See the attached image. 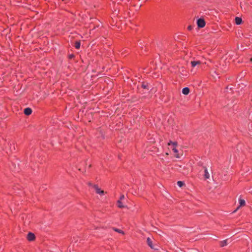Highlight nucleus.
Masks as SVG:
<instances>
[{
  "label": "nucleus",
  "mask_w": 252,
  "mask_h": 252,
  "mask_svg": "<svg viewBox=\"0 0 252 252\" xmlns=\"http://www.w3.org/2000/svg\"><path fill=\"white\" fill-rule=\"evenodd\" d=\"M139 86H141V88L143 90H145V91L143 92V93H146V91H148L150 89H152V86L151 84H149L146 82H138V84L137 85L138 88H139Z\"/></svg>",
  "instance_id": "obj_1"
},
{
  "label": "nucleus",
  "mask_w": 252,
  "mask_h": 252,
  "mask_svg": "<svg viewBox=\"0 0 252 252\" xmlns=\"http://www.w3.org/2000/svg\"><path fill=\"white\" fill-rule=\"evenodd\" d=\"M4 145L2 147L3 150H5L6 153H8L7 148L9 147V150L12 151L13 149H15L14 146H12L11 144L9 141H5Z\"/></svg>",
  "instance_id": "obj_2"
},
{
  "label": "nucleus",
  "mask_w": 252,
  "mask_h": 252,
  "mask_svg": "<svg viewBox=\"0 0 252 252\" xmlns=\"http://www.w3.org/2000/svg\"><path fill=\"white\" fill-rule=\"evenodd\" d=\"M93 188L95 190L96 193L97 194H99L101 195H103L104 193V192L103 190H101V189L98 187V186L97 185H93Z\"/></svg>",
  "instance_id": "obj_3"
},
{
  "label": "nucleus",
  "mask_w": 252,
  "mask_h": 252,
  "mask_svg": "<svg viewBox=\"0 0 252 252\" xmlns=\"http://www.w3.org/2000/svg\"><path fill=\"white\" fill-rule=\"evenodd\" d=\"M197 24L199 28H203L205 26V21L201 18H200L197 21Z\"/></svg>",
  "instance_id": "obj_4"
},
{
  "label": "nucleus",
  "mask_w": 252,
  "mask_h": 252,
  "mask_svg": "<svg viewBox=\"0 0 252 252\" xmlns=\"http://www.w3.org/2000/svg\"><path fill=\"white\" fill-rule=\"evenodd\" d=\"M201 63V62L197 60H193L191 61L190 62L191 66L193 68L196 66L198 67L199 65H200Z\"/></svg>",
  "instance_id": "obj_5"
},
{
  "label": "nucleus",
  "mask_w": 252,
  "mask_h": 252,
  "mask_svg": "<svg viewBox=\"0 0 252 252\" xmlns=\"http://www.w3.org/2000/svg\"><path fill=\"white\" fill-rule=\"evenodd\" d=\"M27 239L30 241L33 240L35 239L34 234L32 232H29L27 235Z\"/></svg>",
  "instance_id": "obj_6"
},
{
  "label": "nucleus",
  "mask_w": 252,
  "mask_h": 252,
  "mask_svg": "<svg viewBox=\"0 0 252 252\" xmlns=\"http://www.w3.org/2000/svg\"><path fill=\"white\" fill-rule=\"evenodd\" d=\"M239 202L240 204V206L238 207H237V208L233 212L234 213L236 212L240 208V207L245 205V201L244 199L239 198Z\"/></svg>",
  "instance_id": "obj_7"
},
{
  "label": "nucleus",
  "mask_w": 252,
  "mask_h": 252,
  "mask_svg": "<svg viewBox=\"0 0 252 252\" xmlns=\"http://www.w3.org/2000/svg\"><path fill=\"white\" fill-rule=\"evenodd\" d=\"M147 243L151 249H155L154 245H153L152 240L149 237L147 238Z\"/></svg>",
  "instance_id": "obj_8"
},
{
  "label": "nucleus",
  "mask_w": 252,
  "mask_h": 252,
  "mask_svg": "<svg viewBox=\"0 0 252 252\" xmlns=\"http://www.w3.org/2000/svg\"><path fill=\"white\" fill-rule=\"evenodd\" d=\"M24 112L25 115H30L32 113V110L29 107L26 108L25 109Z\"/></svg>",
  "instance_id": "obj_9"
},
{
  "label": "nucleus",
  "mask_w": 252,
  "mask_h": 252,
  "mask_svg": "<svg viewBox=\"0 0 252 252\" xmlns=\"http://www.w3.org/2000/svg\"><path fill=\"white\" fill-rule=\"evenodd\" d=\"M182 92L183 94H188L190 92L189 88H188V87L184 88L182 89Z\"/></svg>",
  "instance_id": "obj_10"
},
{
  "label": "nucleus",
  "mask_w": 252,
  "mask_h": 252,
  "mask_svg": "<svg viewBox=\"0 0 252 252\" xmlns=\"http://www.w3.org/2000/svg\"><path fill=\"white\" fill-rule=\"evenodd\" d=\"M204 177L205 179H209L210 178V174L208 171V170L206 167L204 168Z\"/></svg>",
  "instance_id": "obj_11"
},
{
  "label": "nucleus",
  "mask_w": 252,
  "mask_h": 252,
  "mask_svg": "<svg viewBox=\"0 0 252 252\" xmlns=\"http://www.w3.org/2000/svg\"><path fill=\"white\" fill-rule=\"evenodd\" d=\"M117 205H118V207H119L120 208L126 207V205H123V203L122 202V201H121L120 200H118L117 201Z\"/></svg>",
  "instance_id": "obj_12"
},
{
  "label": "nucleus",
  "mask_w": 252,
  "mask_h": 252,
  "mask_svg": "<svg viewBox=\"0 0 252 252\" xmlns=\"http://www.w3.org/2000/svg\"><path fill=\"white\" fill-rule=\"evenodd\" d=\"M224 93H228V94H231L233 93V91L232 90V88H229L228 87H227L224 91Z\"/></svg>",
  "instance_id": "obj_13"
},
{
  "label": "nucleus",
  "mask_w": 252,
  "mask_h": 252,
  "mask_svg": "<svg viewBox=\"0 0 252 252\" xmlns=\"http://www.w3.org/2000/svg\"><path fill=\"white\" fill-rule=\"evenodd\" d=\"M242 22V19L240 17H236L235 18V22L237 25H240Z\"/></svg>",
  "instance_id": "obj_14"
},
{
  "label": "nucleus",
  "mask_w": 252,
  "mask_h": 252,
  "mask_svg": "<svg viewBox=\"0 0 252 252\" xmlns=\"http://www.w3.org/2000/svg\"><path fill=\"white\" fill-rule=\"evenodd\" d=\"M227 245V240H224L220 242V246L223 247Z\"/></svg>",
  "instance_id": "obj_15"
},
{
  "label": "nucleus",
  "mask_w": 252,
  "mask_h": 252,
  "mask_svg": "<svg viewBox=\"0 0 252 252\" xmlns=\"http://www.w3.org/2000/svg\"><path fill=\"white\" fill-rule=\"evenodd\" d=\"M80 47V43L79 41H76L75 43V47L76 49H79Z\"/></svg>",
  "instance_id": "obj_16"
},
{
  "label": "nucleus",
  "mask_w": 252,
  "mask_h": 252,
  "mask_svg": "<svg viewBox=\"0 0 252 252\" xmlns=\"http://www.w3.org/2000/svg\"><path fill=\"white\" fill-rule=\"evenodd\" d=\"M184 183L182 181H178L177 182V185L179 187H182L183 185H184Z\"/></svg>",
  "instance_id": "obj_17"
},
{
  "label": "nucleus",
  "mask_w": 252,
  "mask_h": 252,
  "mask_svg": "<svg viewBox=\"0 0 252 252\" xmlns=\"http://www.w3.org/2000/svg\"><path fill=\"white\" fill-rule=\"evenodd\" d=\"M114 230L115 231L118 232L120 233L124 234V232L122 230H121V229H119L118 228H114Z\"/></svg>",
  "instance_id": "obj_18"
},
{
  "label": "nucleus",
  "mask_w": 252,
  "mask_h": 252,
  "mask_svg": "<svg viewBox=\"0 0 252 252\" xmlns=\"http://www.w3.org/2000/svg\"><path fill=\"white\" fill-rule=\"evenodd\" d=\"M173 144V145H177V143L176 142H172V141H170L169 143H168V145H170V144Z\"/></svg>",
  "instance_id": "obj_19"
},
{
  "label": "nucleus",
  "mask_w": 252,
  "mask_h": 252,
  "mask_svg": "<svg viewBox=\"0 0 252 252\" xmlns=\"http://www.w3.org/2000/svg\"><path fill=\"white\" fill-rule=\"evenodd\" d=\"M125 198V196L124 195H122L121 196H120V199L121 201H122V200L124 199Z\"/></svg>",
  "instance_id": "obj_20"
},
{
  "label": "nucleus",
  "mask_w": 252,
  "mask_h": 252,
  "mask_svg": "<svg viewBox=\"0 0 252 252\" xmlns=\"http://www.w3.org/2000/svg\"><path fill=\"white\" fill-rule=\"evenodd\" d=\"M173 151H174V153H177L178 152V150L176 148H174L173 149Z\"/></svg>",
  "instance_id": "obj_21"
},
{
  "label": "nucleus",
  "mask_w": 252,
  "mask_h": 252,
  "mask_svg": "<svg viewBox=\"0 0 252 252\" xmlns=\"http://www.w3.org/2000/svg\"><path fill=\"white\" fill-rule=\"evenodd\" d=\"M88 185H89L90 187H93V185H93L92 183H88Z\"/></svg>",
  "instance_id": "obj_22"
},
{
  "label": "nucleus",
  "mask_w": 252,
  "mask_h": 252,
  "mask_svg": "<svg viewBox=\"0 0 252 252\" xmlns=\"http://www.w3.org/2000/svg\"><path fill=\"white\" fill-rule=\"evenodd\" d=\"M249 118H252V112L249 114Z\"/></svg>",
  "instance_id": "obj_23"
},
{
  "label": "nucleus",
  "mask_w": 252,
  "mask_h": 252,
  "mask_svg": "<svg viewBox=\"0 0 252 252\" xmlns=\"http://www.w3.org/2000/svg\"><path fill=\"white\" fill-rule=\"evenodd\" d=\"M188 29L190 30L191 29V26H189Z\"/></svg>",
  "instance_id": "obj_24"
},
{
  "label": "nucleus",
  "mask_w": 252,
  "mask_h": 252,
  "mask_svg": "<svg viewBox=\"0 0 252 252\" xmlns=\"http://www.w3.org/2000/svg\"><path fill=\"white\" fill-rule=\"evenodd\" d=\"M250 62H252V58L250 59Z\"/></svg>",
  "instance_id": "obj_25"
},
{
  "label": "nucleus",
  "mask_w": 252,
  "mask_h": 252,
  "mask_svg": "<svg viewBox=\"0 0 252 252\" xmlns=\"http://www.w3.org/2000/svg\"><path fill=\"white\" fill-rule=\"evenodd\" d=\"M176 157H177V158H180V157H179V156H176Z\"/></svg>",
  "instance_id": "obj_26"
},
{
  "label": "nucleus",
  "mask_w": 252,
  "mask_h": 252,
  "mask_svg": "<svg viewBox=\"0 0 252 252\" xmlns=\"http://www.w3.org/2000/svg\"><path fill=\"white\" fill-rule=\"evenodd\" d=\"M249 170V169H248V170L246 171V172H248Z\"/></svg>",
  "instance_id": "obj_27"
}]
</instances>
